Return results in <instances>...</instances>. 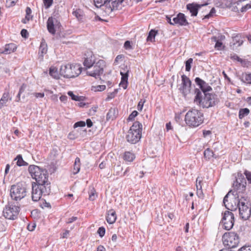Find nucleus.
I'll list each match as a JSON object with an SVG mask.
<instances>
[{
    "label": "nucleus",
    "mask_w": 251,
    "mask_h": 251,
    "mask_svg": "<svg viewBox=\"0 0 251 251\" xmlns=\"http://www.w3.org/2000/svg\"><path fill=\"white\" fill-rule=\"evenodd\" d=\"M32 200L33 201H39L42 195H48L51 192L50 188L49 186H40L37 185L36 183L32 184Z\"/></svg>",
    "instance_id": "8"
},
{
    "label": "nucleus",
    "mask_w": 251,
    "mask_h": 251,
    "mask_svg": "<svg viewBox=\"0 0 251 251\" xmlns=\"http://www.w3.org/2000/svg\"><path fill=\"white\" fill-rule=\"evenodd\" d=\"M106 86L105 85H98L97 86L94 87L93 90L94 91H102L105 89Z\"/></svg>",
    "instance_id": "46"
},
{
    "label": "nucleus",
    "mask_w": 251,
    "mask_h": 251,
    "mask_svg": "<svg viewBox=\"0 0 251 251\" xmlns=\"http://www.w3.org/2000/svg\"><path fill=\"white\" fill-rule=\"evenodd\" d=\"M135 158V154L130 151H126L124 155V159L126 161L132 162Z\"/></svg>",
    "instance_id": "26"
},
{
    "label": "nucleus",
    "mask_w": 251,
    "mask_h": 251,
    "mask_svg": "<svg viewBox=\"0 0 251 251\" xmlns=\"http://www.w3.org/2000/svg\"><path fill=\"white\" fill-rule=\"evenodd\" d=\"M36 226V225L35 224H33L32 225H28L27 226V229L29 231H33Z\"/></svg>",
    "instance_id": "64"
},
{
    "label": "nucleus",
    "mask_w": 251,
    "mask_h": 251,
    "mask_svg": "<svg viewBox=\"0 0 251 251\" xmlns=\"http://www.w3.org/2000/svg\"><path fill=\"white\" fill-rule=\"evenodd\" d=\"M142 125L138 121L135 122L130 127L126 136L128 142L131 144H136L141 138Z\"/></svg>",
    "instance_id": "5"
},
{
    "label": "nucleus",
    "mask_w": 251,
    "mask_h": 251,
    "mask_svg": "<svg viewBox=\"0 0 251 251\" xmlns=\"http://www.w3.org/2000/svg\"><path fill=\"white\" fill-rule=\"evenodd\" d=\"M25 12H26V16H25V19L22 20V22L24 23H26V21H25L26 20L29 21L32 18V16L30 15L31 13V10L29 7H27L26 8Z\"/></svg>",
    "instance_id": "38"
},
{
    "label": "nucleus",
    "mask_w": 251,
    "mask_h": 251,
    "mask_svg": "<svg viewBox=\"0 0 251 251\" xmlns=\"http://www.w3.org/2000/svg\"><path fill=\"white\" fill-rule=\"evenodd\" d=\"M250 113V110L247 108H242L239 110V118L241 119L245 116L248 115Z\"/></svg>",
    "instance_id": "36"
},
{
    "label": "nucleus",
    "mask_w": 251,
    "mask_h": 251,
    "mask_svg": "<svg viewBox=\"0 0 251 251\" xmlns=\"http://www.w3.org/2000/svg\"><path fill=\"white\" fill-rule=\"evenodd\" d=\"M238 209L240 216L243 220L249 219L251 215V205L247 196H242Z\"/></svg>",
    "instance_id": "9"
},
{
    "label": "nucleus",
    "mask_w": 251,
    "mask_h": 251,
    "mask_svg": "<svg viewBox=\"0 0 251 251\" xmlns=\"http://www.w3.org/2000/svg\"><path fill=\"white\" fill-rule=\"evenodd\" d=\"M124 48L126 50H131V49H132V46L131 45L130 41H126L125 42V44H124Z\"/></svg>",
    "instance_id": "54"
},
{
    "label": "nucleus",
    "mask_w": 251,
    "mask_h": 251,
    "mask_svg": "<svg viewBox=\"0 0 251 251\" xmlns=\"http://www.w3.org/2000/svg\"><path fill=\"white\" fill-rule=\"evenodd\" d=\"M15 160H17V165L19 166H27L28 163L25 161L21 154H19L17 156Z\"/></svg>",
    "instance_id": "34"
},
{
    "label": "nucleus",
    "mask_w": 251,
    "mask_h": 251,
    "mask_svg": "<svg viewBox=\"0 0 251 251\" xmlns=\"http://www.w3.org/2000/svg\"><path fill=\"white\" fill-rule=\"evenodd\" d=\"M86 125V123L84 121H79L75 123L74 125V127L76 128L77 127H84Z\"/></svg>",
    "instance_id": "51"
},
{
    "label": "nucleus",
    "mask_w": 251,
    "mask_h": 251,
    "mask_svg": "<svg viewBox=\"0 0 251 251\" xmlns=\"http://www.w3.org/2000/svg\"><path fill=\"white\" fill-rule=\"evenodd\" d=\"M95 62V56L92 53H90L88 54L85 58L83 65L86 69H90L93 67Z\"/></svg>",
    "instance_id": "20"
},
{
    "label": "nucleus",
    "mask_w": 251,
    "mask_h": 251,
    "mask_svg": "<svg viewBox=\"0 0 251 251\" xmlns=\"http://www.w3.org/2000/svg\"><path fill=\"white\" fill-rule=\"evenodd\" d=\"M138 113L137 111H133L129 116L127 120L128 121H133L134 118L137 116Z\"/></svg>",
    "instance_id": "49"
},
{
    "label": "nucleus",
    "mask_w": 251,
    "mask_h": 251,
    "mask_svg": "<svg viewBox=\"0 0 251 251\" xmlns=\"http://www.w3.org/2000/svg\"><path fill=\"white\" fill-rule=\"evenodd\" d=\"M73 14L78 19V21H83L84 19V13L80 9L76 10L73 12Z\"/></svg>",
    "instance_id": "28"
},
{
    "label": "nucleus",
    "mask_w": 251,
    "mask_h": 251,
    "mask_svg": "<svg viewBox=\"0 0 251 251\" xmlns=\"http://www.w3.org/2000/svg\"><path fill=\"white\" fill-rule=\"evenodd\" d=\"M48 51V46L45 40L43 38L39 47L38 54L41 60L43 59L44 54H46Z\"/></svg>",
    "instance_id": "21"
},
{
    "label": "nucleus",
    "mask_w": 251,
    "mask_h": 251,
    "mask_svg": "<svg viewBox=\"0 0 251 251\" xmlns=\"http://www.w3.org/2000/svg\"><path fill=\"white\" fill-rule=\"evenodd\" d=\"M157 33L158 32H149V35L147 38V41L151 42L154 41L155 37Z\"/></svg>",
    "instance_id": "42"
},
{
    "label": "nucleus",
    "mask_w": 251,
    "mask_h": 251,
    "mask_svg": "<svg viewBox=\"0 0 251 251\" xmlns=\"http://www.w3.org/2000/svg\"><path fill=\"white\" fill-rule=\"evenodd\" d=\"M60 26V23L55 18L52 17H50L47 21V28L49 31H51L53 30L55 31L56 30L59 29Z\"/></svg>",
    "instance_id": "18"
},
{
    "label": "nucleus",
    "mask_w": 251,
    "mask_h": 251,
    "mask_svg": "<svg viewBox=\"0 0 251 251\" xmlns=\"http://www.w3.org/2000/svg\"><path fill=\"white\" fill-rule=\"evenodd\" d=\"M185 121L188 126L197 127L203 123V114L200 110L192 108L186 114Z\"/></svg>",
    "instance_id": "4"
},
{
    "label": "nucleus",
    "mask_w": 251,
    "mask_h": 251,
    "mask_svg": "<svg viewBox=\"0 0 251 251\" xmlns=\"http://www.w3.org/2000/svg\"><path fill=\"white\" fill-rule=\"evenodd\" d=\"M97 233L100 237H102L105 233V229L103 226L100 227L98 230Z\"/></svg>",
    "instance_id": "47"
},
{
    "label": "nucleus",
    "mask_w": 251,
    "mask_h": 251,
    "mask_svg": "<svg viewBox=\"0 0 251 251\" xmlns=\"http://www.w3.org/2000/svg\"><path fill=\"white\" fill-rule=\"evenodd\" d=\"M124 0H111L110 6L112 9V11L115 9H117L118 7Z\"/></svg>",
    "instance_id": "29"
},
{
    "label": "nucleus",
    "mask_w": 251,
    "mask_h": 251,
    "mask_svg": "<svg viewBox=\"0 0 251 251\" xmlns=\"http://www.w3.org/2000/svg\"><path fill=\"white\" fill-rule=\"evenodd\" d=\"M243 38H242L240 34H238L236 36L233 37V45H235L238 44V46H240L243 43Z\"/></svg>",
    "instance_id": "27"
},
{
    "label": "nucleus",
    "mask_w": 251,
    "mask_h": 251,
    "mask_svg": "<svg viewBox=\"0 0 251 251\" xmlns=\"http://www.w3.org/2000/svg\"><path fill=\"white\" fill-rule=\"evenodd\" d=\"M42 168H40L38 166L34 165H31L28 167V172L30 174L31 177L34 179L35 180L38 178V176H40V174L42 173L43 170H44Z\"/></svg>",
    "instance_id": "16"
},
{
    "label": "nucleus",
    "mask_w": 251,
    "mask_h": 251,
    "mask_svg": "<svg viewBox=\"0 0 251 251\" xmlns=\"http://www.w3.org/2000/svg\"><path fill=\"white\" fill-rule=\"evenodd\" d=\"M195 81L197 85L199 86L203 93H205L206 92H208L212 90V88L208 84L200 77H196L195 79Z\"/></svg>",
    "instance_id": "17"
},
{
    "label": "nucleus",
    "mask_w": 251,
    "mask_h": 251,
    "mask_svg": "<svg viewBox=\"0 0 251 251\" xmlns=\"http://www.w3.org/2000/svg\"><path fill=\"white\" fill-rule=\"evenodd\" d=\"M193 61V59L192 58H190L185 62V70L186 71H190Z\"/></svg>",
    "instance_id": "41"
},
{
    "label": "nucleus",
    "mask_w": 251,
    "mask_h": 251,
    "mask_svg": "<svg viewBox=\"0 0 251 251\" xmlns=\"http://www.w3.org/2000/svg\"><path fill=\"white\" fill-rule=\"evenodd\" d=\"M96 6L100 7L105 15H109L112 12L110 6L111 0H94Z\"/></svg>",
    "instance_id": "14"
},
{
    "label": "nucleus",
    "mask_w": 251,
    "mask_h": 251,
    "mask_svg": "<svg viewBox=\"0 0 251 251\" xmlns=\"http://www.w3.org/2000/svg\"><path fill=\"white\" fill-rule=\"evenodd\" d=\"M116 212L113 209L109 210L106 216L107 222L110 224H113L116 221Z\"/></svg>",
    "instance_id": "23"
},
{
    "label": "nucleus",
    "mask_w": 251,
    "mask_h": 251,
    "mask_svg": "<svg viewBox=\"0 0 251 251\" xmlns=\"http://www.w3.org/2000/svg\"><path fill=\"white\" fill-rule=\"evenodd\" d=\"M124 57V55L122 54L118 55L116 56L115 60H114V64L116 65L118 63L119 61Z\"/></svg>",
    "instance_id": "61"
},
{
    "label": "nucleus",
    "mask_w": 251,
    "mask_h": 251,
    "mask_svg": "<svg viewBox=\"0 0 251 251\" xmlns=\"http://www.w3.org/2000/svg\"><path fill=\"white\" fill-rule=\"evenodd\" d=\"M195 93L196 96L194 102L202 108H209L215 105L219 102L217 96L215 94L206 92L203 93L204 96L202 98L201 91L198 88L195 89Z\"/></svg>",
    "instance_id": "2"
},
{
    "label": "nucleus",
    "mask_w": 251,
    "mask_h": 251,
    "mask_svg": "<svg viewBox=\"0 0 251 251\" xmlns=\"http://www.w3.org/2000/svg\"><path fill=\"white\" fill-rule=\"evenodd\" d=\"M67 99H68V97H67V96H66L65 95H62L60 97V100L64 103L66 102Z\"/></svg>",
    "instance_id": "63"
},
{
    "label": "nucleus",
    "mask_w": 251,
    "mask_h": 251,
    "mask_svg": "<svg viewBox=\"0 0 251 251\" xmlns=\"http://www.w3.org/2000/svg\"><path fill=\"white\" fill-rule=\"evenodd\" d=\"M16 2L13 0H6V4L7 6L10 7L14 5Z\"/></svg>",
    "instance_id": "60"
},
{
    "label": "nucleus",
    "mask_w": 251,
    "mask_h": 251,
    "mask_svg": "<svg viewBox=\"0 0 251 251\" xmlns=\"http://www.w3.org/2000/svg\"><path fill=\"white\" fill-rule=\"evenodd\" d=\"M216 42L214 48L218 50H223L225 49V46L223 45V42L219 41L218 40L213 41Z\"/></svg>",
    "instance_id": "39"
},
{
    "label": "nucleus",
    "mask_w": 251,
    "mask_h": 251,
    "mask_svg": "<svg viewBox=\"0 0 251 251\" xmlns=\"http://www.w3.org/2000/svg\"><path fill=\"white\" fill-rule=\"evenodd\" d=\"M249 8H251V4H247L246 5L242 7L240 11L241 12H245Z\"/></svg>",
    "instance_id": "57"
},
{
    "label": "nucleus",
    "mask_w": 251,
    "mask_h": 251,
    "mask_svg": "<svg viewBox=\"0 0 251 251\" xmlns=\"http://www.w3.org/2000/svg\"><path fill=\"white\" fill-rule=\"evenodd\" d=\"M225 36L221 34H218L217 36H213L211 38L212 41L218 40L219 41L223 42L225 40Z\"/></svg>",
    "instance_id": "40"
},
{
    "label": "nucleus",
    "mask_w": 251,
    "mask_h": 251,
    "mask_svg": "<svg viewBox=\"0 0 251 251\" xmlns=\"http://www.w3.org/2000/svg\"><path fill=\"white\" fill-rule=\"evenodd\" d=\"M68 95L71 97V99L75 101H83L85 99V97L83 96H78L74 94L72 91H69Z\"/></svg>",
    "instance_id": "31"
},
{
    "label": "nucleus",
    "mask_w": 251,
    "mask_h": 251,
    "mask_svg": "<svg viewBox=\"0 0 251 251\" xmlns=\"http://www.w3.org/2000/svg\"><path fill=\"white\" fill-rule=\"evenodd\" d=\"M244 174L246 176V178L248 180V181L251 183V172H249L248 171H245L244 172Z\"/></svg>",
    "instance_id": "55"
},
{
    "label": "nucleus",
    "mask_w": 251,
    "mask_h": 251,
    "mask_svg": "<svg viewBox=\"0 0 251 251\" xmlns=\"http://www.w3.org/2000/svg\"><path fill=\"white\" fill-rule=\"evenodd\" d=\"M105 66V61L103 60L100 59L93 65L92 67L93 70H88L86 73L88 75L96 78H99L103 74L104 68Z\"/></svg>",
    "instance_id": "11"
},
{
    "label": "nucleus",
    "mask_w": 251,
    "mask_h": 251,
    "mask_svg": "<svg viewBox=\"0 0 251 251\" xmlns=\"http://www.w3.org/2000/svg\"><path fill=\"white\" fill-rule=\"evenodd\" d=\"M80 166V160L78 157H76L74 165V174H76L79 172Z\"/></svg>",
    "instance_id": "32"
},
{
    "label": "nucleus",
    "mask_w": 251,
    "mask_h": 251,
    "mask_svg": "<svg viewBox=\"0 0 251 251\" xmlns=\"http://www.w3.org/2000/svg\"><path fill=\"white\" fill-rule=\"evenodd\" d=\"M246 187V178L242 174L238 173L236 180L233 183V189L236 191V193L234 194L232 193V190H230L223 200V203L226 209L235 211L238 208L241 201L242 196H246V195L244 194Z\"/></svg>",
    "instance_id": "1"
},
{
    "label": "nucleus",
    "mask_w": 251,
    "mask_h": 251,
    "mask_svg": "<svg viewBox=\"0 0 251 251\" xmlns=\"http://www.w3.org/2000/svg\"><path fill=\"white\" fill-rule=\"evenodd\" d=\"M123 170V167L121 165V164L115 165L113 168L114 175L116 176L120 175Z\"/></svg>",
    "instance_id": "37"
},
{
    "label": "nucleus",
    "mask_w": 251,
    "mask_h": 251,
    "mask_svg": "<svg viewBox=\"0 0 251 251\" xmlns=\"http://www.w3.org/2000/svg\"><path fill=\"white\" fill-rule=\"evenodd\" d=\"M201 7V5L196 3H189L186 5L187 9L191 13L192 16L197 15L199 9Z\"/></svg>",
    "instance_id": "22"
},
{
    "label": "nucleus",
    "mask_w": 251,
    "mask_h": 251,
    "mask_svg": "<svg viewBox=\"0 0 251 251\" xmlns=\"http://www.w3.org/2000/svg\"><path fill=\"white\" fill-rule=\"evenodd\" d=\"M230 58L234 60H237L238 61L240 62H242L243 61V60L241 58H239V57L235 54H231Z\"/></svg>",
    "instance_id": "59"
},
{
    "label": "nucleus",
    "mask_w": 251,
    "mask_h": 251,
    "mask_svg": "<svg viewBox=\"0 0 251 251\" xmlns=\"http://www.w3.org/2000/svg\"><path fill=\"white\" fill-rule=\"evenodd\" d=\"M33 95L36 98H43L44 93H34Z\"/></svg>",
    "instance_id": "62"
},
{
    "label": "nucleus",
    "mask_w": 251,
    "mask_h": 251,
    "mask_svg": "<svg viewBox=\"0 0 251 251\" xmlns=\"http://www.w3.org/2000/svg\"><path fill=\"white\" fill-rule=\"evenodd\" d=\"M52 34L53 38L55 37L57 39H62L65 37L64 32H51Z\"/></svg>",
    "instance_id": "45"
},
{
    "label": "nucleus",
    "mask_w": 251,
    "mask_h": 251,
    "mask_svg": "<svg viewBox=\"0 0 251 251\" xmlns=\"http://www.w3.org/2000/svg\"><path fill=\"white\" fill-rule=\"evenodd\" d=\"M21 205L13 201H8L3 208L2 213L5 218L14 220L18 218L20 211Z\"/></svg>",
    "instance_id": "7"
},
{
    "label": "nucleus",
    "mask_w": 251,
    "mask_h": 251,
    "mask_svg": "<svg viewBox=\"0 0 251 251\" xmlns=\"http://www.w3.org/2000/svg\"><path fill=\"white\" fill-rule=\"evenodd\" d=\"M6 224L4 221H0V231L2 232L6 230Z\"/></svg>",
    "instance_id": "50"
},
{
    "label": "nucleus",
    "mask_w": 251,
    "mask_h": 251,
    "mask_svg": "<svg viewBox=\"0 0 251 251\" xmlns=\"http://www.w3.org/2000/svg\"><path fill=\"white\" fill-rule=\"evenodd\" d=\"M201 180L199 177H198L196 179V188L197 190H202V186L201 185Z\"/></svg>",
    "instance_id": "52"
},
{
    "label": "nucleus",
    "mask_w": 251,
    "mask_h": 251,
    "mask_svg": "<svg viewBox=\"0 0 251 251\" xmlns=\"http://www.w3.org/2000/svg\"><path fill=\"white\" fill-rule=\"evenodd\" d=\"M49 174L48 171L45 169L43 170L42 173L40 174V176L36 180L37 185L42 186H49L50 188V182L48 179Z\"/></svg>",
    "instance_id": "15"
},
{
    "label": "nucleus",
    "mask_w": 251,
    "mask_h": 251,
    "mask_svg": "<svg viewBox=\"0 0 251 251\" xmlns=\"http://www.w3.org/2000/svg\"><path fill=\"white\" fill-rule=\"evenodd\" d=\"M204 157L207 160L210 159L212 157H214L213 151L210 149H206L204 151Z\"/></svg>",
    "instance_id": "33"
},
{
    "label": "nucleus",
    "mask_w": 251,
    "mask_h": 251,
    "mask_svg": "<svg viewBox=\"0 0 251 251\" xmlns=\"http://www.w3.org/2000/svg\"><path fill=\"white\" fill-rule=\"evenodd\" d=\"M9 93L5 92L3 93L0 100V109L2 108L8 101Z\"/></svg>",
    "instance_id": "30"
},
{
    "label": "nucleus",
    "mask_w": 251,
    "mask_h": 251,
    "mask_svg": "<svg viewBox=\"0 0 251 251\" xmlns=\"http://www.w3.org/2000/svg\"><path fill=\"white\" fill-rule=\"evenodd\" d=\"M17 45L14 43H10L6 44L4 47L5 54H10L14 52L17 49Z\"/></svg>",
    "instance_id": "25"
},
{
    "label": "nucleus",
    "mask_w": 251,
    "mask_h": 251,
    "mask_svg": "<svg viewBox=\"0 0 251 251\" xmlns=\"http://www.w3.org/2000/svg\"><path fill=\"white\" fill-rule=\"evenodd\" d=\"M81 72V68L79 65L68 64L62 65L60 69V74L67 78L77 76Z\"/></svg>",
    "instance_id": "6"
},
{
    "label": "nucleus",
    "mask_w": 251,
    "mask_h": 251,
    "mask_svg": "<svg viewBox=\"0 0 251 251\" xmlns=\"http://www.w3.org/2000/svg\"><path fill=\"white\" fill-rule=\"evenodd\" d=\"M118 114V111L116 108H111L106 115V121L113 120Z\"/></svg>",
    "instance_id": "24"
},
{
    "label": "nucleus",
    "mask_w": 251,
    "mask_h": 251,
    "mask_svg": "<svg viewBox=\"0 0 251 251\" xmlns=\"http://www.w3.org/2000/svg\"><path fill=\"white\" fill-rule=\"evenodd\" d=\"M50 75L55 78H58L57 70L55 68H50Z\"/></svg>",
    "instance_id": "43"
},
{
    "label": "nucleus",
    "mask_w": 251,
    "mask_h": 251,
    "mask_svg": "<svg viewBox=\"0 0 251 251\" xmlns=\"http://www.w3.org/2000/svg\"><path fill=\"white\" fill-rule=\"evenodd\" d=\"M249 8H251V4H247L246 5L242 7L240 11L241 12H245Z\"/></svg>",
    "instance_id": "56"
},
{
    "label": "nucleus",
    "mask_w": 251,
    "mask_h": 251,
    "mask_svg": "<svg viewBox=\"0 0 251 251\" xmlns=\"http://www.w3.org/2000/svg\"><path fill=\"white\" fill-rule=\"evenodd\" d=\"M238 251H251V245L243 246Z\"/></svg>",
    "instance_id": "58"
},
{
    "label": "nucleus",
    "mask_w": 251,
    "mask_h": 251,
    "mask_svg": "<svg viewBox=\"0 0 251 251\" xmlns=\"http://www.w3.org/2000/svg\"><path fill=\"white\" fill-rule=\"evenodd\" d=\"M182 86L179 88V90L184 96H186L190 93L191 87V81L185 75L181 76Z\"/></svg>",
    "instance_id": "13"
},
{
    "label": "nucleus",
    "mask_w": 251,
    "mask_h": 251,
    "mask_svg": "<svg viewBox=\"0 0 251 251\" xmlns=\"http://www.w3.org/2000/svg\"><path fill=\"white\" fill-rule=\"evenodd\" d=\"M173 24H178L180 25H186L188 24L184 14L179 13L176 17L173 18Z\"/></svg>",
    "instance_id": "19"
},
{
    "label": "nucleus",
    "mask_w": 251,
    "mask_h": 251,
    "mask_svg": "<svg viewBox=\"0 0 251 251\" xmlns=\"http://www.w3.org/2000/svg\"><path fill=\"white\" fill-rule=\"evenodd\" d=\"M43 1L46 8L47 9L50 8L53 3V0H43Z\"/></svg>",
    "instance_id": "48"
},
{
    "label": "nucleus",
    "mask_w": 251,
    "mask_h": 251,
    "mask_svg": "<svg viewBox=\"0 0 251 251\" xmlns=\"http://www.w3.org/2000/svg\"><path fill=\"white\" fill-rule=\"evenodd\" d=\"M27 193L26 184L24 182L17 183L10 187V197L16 203H19V201L26 197Z\"/></svg>",
    "instance_id": "3"
},
{
    "label": "nucleus",
    "mask_w": 251,
    "mask_h": 251,
    "mask_svg": "<svg viewBox=\"0 0 251 251\" xmlns=\"http://www.w3.org/2000/svg\"><path fill=\"white\" fill-rule=\"evenodd\" d=\"M121 75H122L121 81L123 82H127L128 80V74L127 73H124L121 72Z\"/></svg>",
    "instance_id": "53"
},
{
    "label": "nucleus",
    "mask_w": 251,
    "mask_h": 251,
    "mask_svg": "<svg viewBox=\"0 0 251 251\" xmlns=\"http://www.w3.org/2000/svg\"><path fill=\"white\" fill-rule=\"evenodd\" d=\"M234 222L233 213L229 211H226L223 215L221 222L223 225L224 228L227 230H230L233 227Z\"/></svg>",
    "instance_id": "12"
},
{
    "label": "nucleus",
    "mask_w": 251,
    "mask_h": 251,
    "mask_svg": "<svg viewBox=\"0 0 251 251\" xmlns=\"http://www.w3.org/2000/svg\"><path fill=\"white\" fill-rule=\"evenodd\" d=\"M243 79L241 80L243 82L251 84V73H245L243 75Z\"/></svg>",
    "instance_id": "35"
},
{
    "label": "nucleus",
    "mask_w": 251,
    "mask_h": 251,
    "mask_svg": "<svg viewBox=\"0 0 251 251\" xmlns=\"http://www.w3.org/2000/svg\"><path fill=\"white\" fill-rule=\"evenodd\" d=\"M225 247L231 249L236 248L239 244V238L237 233L233 232H226L222 237Z\"/></svg>",
    "instance_id": "10"
},
{
    "label": "nucleus",
    "mask_w": 251,
    "mask_h": 251,
    "mask_svg": "<svg viewBox=\"0 0 251 251\" xmlns=\"http://www.w3.org/2000/svg\"><path fill=\"white\" fill-rule=\"evenodd\" d=\"M97 197V195L96 193V191L94 189H93L92 190H91L90 192L89 193V199L90 201H93L96 199Z\"/></svg>",
    "instance_id": "44"
}]
</instances>
